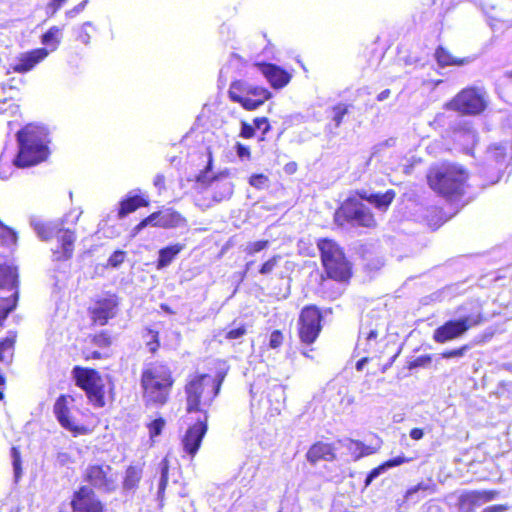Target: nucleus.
<instances>
[{"instance_id":"nucleus-64","label":"nucleus","mask_w":512,"mask_h":512,"mask_svg":"<svg viewBox=\"0 0 512 512\" xmlns=\"http://www.w3.org/2000/svg\"><path fill=\"white\" fill-rule=\"evenodd\" d=\"M506 510V507L503 505H493L485 508L483 512H499Z\"/></svg>"},{"instance_id":"nucleus-63","label":"nucleus","mask_w":512,"mask_h":512,"mask_svg":"<svg viewBox=\"0 0 512 512\" xmlns=\"http://www.w3.org/2000/svg\"><path fill=\"white\" fill-rule=\"evenodd\" d=\"M164 182H165V177L164 175L162 174H157L154 178V185L159 188V189H162L164 187Z\"/></svg>"},{"instance_id":"nucleus-21","label":"nucleus","mask_w":512,"mask_h":512,"mask_svg":"<svg viewBox=\"0 0 512 512\" xmlns=\"http://www.w3.org/2000/svg\"><path fill=\"white\" fill-rule=\"evenodd\" d=\"M17 273L16 269L9 265H0V295H9L18 292L16 290Z\"/></svg>"},{"instance_id":"nucleus-45","label":"nucleus","mask_w":512,"mask_h":512,"mask_svg":"<svg viewBox=\"0 0 512 512\" xmlns=\"http://www.w3.org/2000/svg\"><path fill=\"white\" fill-rule=\"evenodd\" d=\"M432 361V358L430 355H421L417 358H415L413 361H411L408 365V368L410 370L419 368V367H427Z\"/></svg>"},{"instance_id":"nucleus-18","label":"nucleus","mask_w":512,"mask_h":512,"mask_svg":"<svg viewBox=\"0 0 512 512\" xmlns=\"http://www.w3.org/2000/svg\"><path fill=\"white\" fill-rule=\"evenodd\" d=\"M49 52L46 48H37L22 53L17 58V62L12 65V69L17 73H26L32 70L38 63L43 61Z\"/></svg>"},{"instance_id":"nucleus-44","label":"nucleus","mask_w":512,"mask_h":512,"mask_svg":"<svg viewBox=\"0 0 512 512\" xmlns=\"http://www.w3.org/2000/svg\"><path fill=\"white\" fill-rule=\"evenodd\" d=\"M164 425L165 421L162 418L155 419L154 421H152L148 425L150 437L154 438L156 436H159L163 430Z\"/></svg>"},{"instance_id":"nucleus-20","label":"nucleus","mask_w":512,"mask_h":512,"mask_svg":"<svg viewBox=\"0 0 512 512\" xmlns=\"http://www.w3.org/2000/svg\"><path fill=\"white\" fill-rule=\"evenodd\" d=\"M116 308L117 300L114 296L99 300L92 311L93 320L100 325H105L115 316Z\"/></svg>"},{"instance_id":"nucleus-9","label":"nucleus","mask_w":512,"mask_h":512,"mask_svg":"<svg viewBox=\"0 0 512 512\" xmlns=\"http://www.w3.org/2000/svg\"><path fill=\"white\" fill-rule=\"evenodd\" d=\"M341 219L352 225L367 228H371L376 225L374 215L370 209L356 197H349L342 203L341 207L335 214V221L342 225L343 222Z\"/></svg>"},{"instance_id":"nucleus-4","label":"nucleus","mask_w":512,"mask_h":512,"mask_svg":"<svg viewBox=\"0 0 512 512\" xmlns=\"http://www.w3.org/2000/svg\"><path fill=\"white\" fill-rule=\"evenodd\" d=\"M467 179L466 171L454 164H443L433 168L428 174L430 187L447 198L460 196Z\"/></svg>"},{"instance_id":"nucleus-16","label":"nucleus","mask_w":512,"mask_h":512,"mask_svg":"<svg viewBox=\"0 0 512 512\" xmlns=\"http://www.w3.org/2000/svg\"><path fill=\"white\" fill-rule=\"evenodd\" d=\"M71 505L73 512H103L101 501L94 490L88 486H82L74 493Z\"/></svg>"},{"instance_id":"nucleus-52","label":"nucleus","mask_w":512,"mask_h":512,"mask_svg":"<svg viewBox=\"0 0 512 512\" xmlns=\"http://www.w3.org/2000/svg\"><path fill=\"white\" fill-rule=\"evenodd\" d=\"M254 127L262 130V134L266 135L270 130V124L266 117H260L254 119Z\"/></svg>"},{"instance_id":"nucleus-39","label":"nucleus","mask_w":512,"mask_h":512,"mask_svg":"<svg viewBox=\"0 0 512 512\" xmlns=\"http://www.w3.org/2000/svg\"><path fill=\"white\" fill-rule=\"evenodd\" d=\"M12 465L14 471L15 481H18L22 474L21 468V455L17 448L13 447L11 450Z\"/></svg>"},{"instance_id":"nucleus-50","label":"nucleus","mask_w":512,"mask_h":512,"mask_svg":"<svg viewBox=\"0 0 512 512\" xmlns=\"http://www.w3.org/2000/svg\"><path fill=\"white\" fill-rule=\"evenodd\" d=\"M125 259L124 251H115L108 259V263L112 267H118Z\"/></svg>"},{"instance_id":"nucleus-30","label":"nucleus","mask_w":512,"mask_h":512,"mask_svg":"<svg viewBox=\"0 0 512 512\" xmlns=\"http://www.w3.org/2000/svg\"><path fill=\"white\" fill-rule=\"evenodd\" d=\"M229 97L233 102L241 104L244 109L250 111L257 109L265 102L260 99H255L247 95L239 94L235 90H229Z\"/></svg>"},{"instance_id":"nucleus-27","label":"nucleus","mask_w":512,"mask_h":512,"mask_svg":"<svg viewBox=\"0 0 512 512\" xmlns=\"http://www.w3.org/2000/svg\"><path fill=\"white\" fill-rule=\"evenodd\" d=\"M161 228H177L186 225V219L178 212L166 209L160 211V221L156 223Z\"/></svg>"},{"instance_id":"nucleus-19","label":"nucleus","mask_w":512,"mask_h":512,"mask_svg":"<svg viewBox=\"0 0 512 512\" xmlns=\"http://www.w3.org/2000/svg\"><path fill=\"white\" fill-rule=\"evenodd\" d=\"M377 327H372L368 320L362 322L359 331L357 349L364 353L371 354L377 351Z\"/></svg>"},{"instance_id":"nucleus-26","label":"nucleus","mask_w":512,"mask_h":512,"mask_svg":"<svg viewBox=\"0 0 512 512\" xmlns=\"http://www.w3.org/2000/svg\"><path fill=\"white\" fill-rule=\"evenodd\" d=\"M435 59L440 67H446L450 65L464 66L471 62L469 57L457 58L454 57L444 47L439 46L435 51Z\"/></svg>"},{"instance_id":"nucleus-14","label":"nucleus","mask_w":512,"mask_h":512,"mask_svg":"<svg viewBox=\"0 0 512 512\" xmlns=\"http://www.w3.org/2000/svg\"><path fill=\"white\" fill-rule=\"evenodd\" d=\"M211 169V160L204 171H201L197 176L196 181L201 185L208 184L213 187L212 198L216 202H221L230 198L233 193V184L226 178L209 177V170Z\"/></svg>"},{"instance_id":"nucleus-46","label":"nucleus","mask_w":512,"mask_h":512,"mask_svg":"<svg viewBox=\"0 0 512 512\" xmlns=\"http://www.w3.org/2000/svg\"><path fill=\"white\" fill-rule=\"evenodd\" d=\"M284 336L281 331L274 330L269 339V346L272 349L279 348L283 343Z\"/></svg>"},{"instance_id":"nucleus-60","label":"nucleus","mask_w":512,"mask_h":512,"mask_svg":"<svg viewBox=\"0 0 512 512\" xmlns=\"http://www.w3.org/2000/svg\"><path fill=\"white\" fill-rule=\"evenodd\" d=\"M67 0H51L48 4V9H52L51 14H55L56 11L66 2Z\"/></svg>"},{"instance_id":"nucleus-35","label":"nucleus","mask_w":512,"mask_h":512,"mask_svg":"<svg viewBox=\"0 0 512 512\" xmlns=\"http://www.w3.org/2000/svg\"><path fill=\"white\" fill-rule=\"evenodd\" d=\"M16 306V293L0 295V325Z\"/></svg>"},{"instance_id":"nucleus-1","label":"nucleus","mask_w":512,"mask_h":512,"mask_svg":"<svg viewBox=\"0 0 512 512\" xmlns=\"http://www.w3.org/2000/svg\"><path fill=\"white\" fill-rule=\"evenodd\" d=\"M224 377L225 374L218 373L216 377L201 374L192 378L185 386L187 412L206 414V408L218 395Z\"/></svg>"},{"instance_id":"nucleus-42","label":"nucleus","mask_w":512,"mask_h":512,"mask_svg":"<svg viewBox=\"0 0 512 512\" xmlns=\"http://www.w3.org/2000/svg\"><path fill=\"white\" fill-rule=\"evenodd\" d=\"M269 245V241L267 240H261L256 242H250L247 244L245 248V252L247 254L253 255L255 253H258L264 249H266Z\"/></svg>"},{"instance_id":"nucleus-31","label":"nucleus","mask_w":512,"mask_h":512,"mask_svg":"<svg viewBox=\"0 0 512 512\" xmlns=\"http://www.w3.org/2000/svg\"><path fill=\"white\" fill-rule=\"evenodd\" d=\"M148 201L140 196H133L126 200H123L120 204V209L118 215L120 218L125 217L131 212H134L137 208L141 206H147Z\"/></svg>"},{"instance_id":"nucleus-62","label":"nucleus","mask_w":512,"mask_h":512,"mask_svg":"<svg viewBox=\"0 0 512 512\" xmlns=\"http://www.w3.org/2000/svg\"><path fill=\"white\" fill-rule=\"evenodd\" d=\"M424 436V432L422 429L420 428H413L411 431H410V437L413 439V440H420L422 439Z\"/></svg>"},{"instance_id":"nucleus-58","label":"nucleus","mask_w":512,"mask_h":512,"mask_svg":"<svg viewBox=\"0 0 512 512\" xmlns=\"http://www.w3.org/2000/svg\"><path fill=\"white\" fill-rule=\"evenodd\" d=\"M88 3V0H84L82 1L81 3H79L78 5H76L74 8L68 10L66 12V15L70 18L76 16L78 13H80L81 11L84 10L86 4Z\"/></svg>"},{"instance_id":"nucleus-56","label":"nucleus","mask_w":512,"mask_h":512,"mask_svg":"<svg viewBox=\"0 0 512 512\" xmlns=\"http://www.w3.org/2000/svg\"><path fill=\"white\" fill-rule=\"evenodd\" d=\"M56 462L61 466H65L71 463L72 459L67 452H58L56 456Z\"/></svg>"},{"instance_id":"nucleus-48","label":"nucleus","mask_w":512,"mask_h":512,"mask_svg":"<svg viewBox=\"0 0 512 512\" xmlns=\"http://www.w3.org/2000/svg\"><path fill=\"white\" fill-rule=\"evenodd\" d=\"M246 332V327L244 325H241L237 328H232L229 331H227L225 334V338L229 340L239 339L243 337L246 334Z\"/></svg>"},{"instance_id":"nucleus-41","label":"nucleus","mask_w":512,"mask_h":512,"mask_svg":"<svg viewBox=\"0 0 512 512\" xmlns=\"http://www.w3.org/2000/svg\"><path fill=\"white\" fill-rule=\"evenodd\" d=\"M281 260L280 255H274L270 259H268L263 265L261 266L259 272L262 275H268L270 274L274 268L278 265L279 261Z\"/></svg>"},{"instance_id":"nucleus-61","label":"nucleus","mask_w":512,"mask_h":512,"mask_svg":"<svg viewBox=\"0 0 512 512\" xmlns=\"http://www.w3.org/2000/svg\"><path fill=\"white\" fill-rule=\"evenodd\" d=\"M152 334L153 340L148 342V346L151 352H155L159 346L158 340H157V333L150 331Z\"/></svg>"},{"instance_id":"nucleus-59","label":"nucleus","mask_w":512,"mask_h":512,"mask_svg":"<svg viewBox=\"0 0 512 512\" xmlns=\"http://www.w3.org/2000/svg\"><path fill=\"white\" fill-rule=\"evenodd\" d=\"M407 461H408V459H406L404 456H398V457L388 460L387 462H385V464H386L387 468H390V467H395V466L401 465Z\"/></svg>"},{"instance_id":"nucleus-24","label":"nucleus","mask_w":512,"mask_h":512,"mask_svg":"<svg viewBox=\"0 0 512 512\" xmlns=\"http://www.w3.org/2000/svg\"><path fill=\"white\" fill-rule=\"evenodd\" d=\"M358 196L362 200H366L369 203L373 204L379 210H387L392 201L395 198V191L390 189L385 193H370L368 194L366 191L357 192Z\"/></svg>"},{"instance_id":"nucleus-36","label":"nucleus","mask_w":512,"mask_h":512,"mask_svg":"<svg viewBox=\"0 0 512 512\" xmlns=\"http://www.w3.org/2000/svg\"><path fill=\"white\" fill-rule=\"evenodd\" d=\"M160 479L158 483L157 498L159 501L163 500L164 492L168 483L169 461L164 458L159 463Z\"/></svg>"},{"instance_id":"nucleus-55","label":"nucleus","mask_w":512,"mask_h":512,"mask_svg":"<svg viewBox=\"0 0 512 512\" xmlns=\"http://www.w3.org/2000/svg\"><path fill=\"white\" fill-rule=\"evenodd\" d=\"M236 153H237L238 157L241 159H243V158L249 159L250 155H251L249 147H247L239 142L236 144Z\"/></svg>"},{"instance_id":"nucleus-11","label":"nucleus","mask_w":512,"mask_h":512,"mask_svg":"<svg viewBox=\"0 0 512 512\" xmlns=\"http://www.w3.org/2000/svg\"><path fill=\"white\" fill-rule=\"evenodd\" d=\"M481 316H466L456 320H449L434 330L433 340L437 343H446L462 337L471 327L479 324Z\"/></svg>"},{"instance_id":"nucleus-51","label":"nucleus","mask_w":512,"mask_h":512,"mask_svg":"<svg viewBox=\"0 0 512 512\" xmlns=\"http://www.w3.org/2000/svg\"><path fill=\"white\" fill-rule=\"evenodd\" d=\"M88 26H92V23L91 22H85L83 23V25L81 26L80 28V31H79V34H78V40L85 44V45H88L90 43V39H91V36L90 34L87 32L86 30V27Z\"/></svg>"},{"instance_id":"nucleus-15","label":"nucleus","mask_w":512,"mask_h":512,"mask_svg":"<svg viewBox=\"0 0 512 512\" xmlns=\"http://www.w3.org/2000/svg\"><path fill=\"white\" fill-rule=\"evenodd\" d=\"M206 432L207 414H204L202 418H198L197 422L188 428L182 439L184 451L188 453L192 458L198 452Z\"/></svg>"},{"instance_id":"nucleus-12","label":"nucleus","mask_w":512,"mask_h":512,"mask_svg":"<svg viewBox=\"0 0 512 512\" xmlns=\"http://www.w3.org/2000/svg\"><path fill=\"white\" fill-rule=\"evenodd\" d=\"M321 313L314 306L305 307L299 317V336L303 343L312 344L321 331Z\"/></svg>"},{"instance_id":"nucleus-47","label":"nucleus","mask_w":512,"mask_h":512,"mask_svg":"<svg viewBox=\"0 0 512 512\" xmlns=\"http://www.w3.org/2000/svg\"><path fill=\"white\" fill-rule=\"evenodd\" d=\"M268 182V177L263 174H253L249 179V184L257 189H261Z\"/></svg>"},{"instance_id":"nucleus-5","label":"nucleus","mask_w":512,"mask_h":512,"mask_svg":"<svg viewBox=\"0 0 512 512\" xmlns=\"http://www.w3.org/2000/svg\"><path fill=\"white\" fill-rule=\"evenodd\" d=\"M63 223L64 220L47 223L32 221V226L41 240L48 241L56 237L60 243V246L53 251L55 260L69 259L74 250L75 233L70 229H65Z\"/></svg>"},{"instance_id":"nucleus-10","label":"nucleus","mask_w":512,"mask_h":512,"mask_svg":"<svg viewBox=\"0 0 512 512\" xmlns=\"http://www.w3.org/2000/svg\"><path fill=\"white\" fill-rule=\"evenodd\" d=\"M84 480L101 493H112L118 487V473L105 462L89 464Z\"/></svg>"},{"instance_id":"nucleus-28","label":"nucleus","mask_w":512,"mask_h":512,"mask_svg":"<svg viewBox=\"0 0 512 512\" xmlns=\"http://www.w3.org/2000/svg\"><path fill=\"white\" fill-rule=\"evenodd\" d=\"M183 249L184 245L179 243L162 248L159 251L157 268L167 267Z\"/></svg>"},{"instance_id":"nucleus-8","label":"nucleus","mask_w":512,"mask_h":512,"mask_svg":"<svg viewBox=\"0 0 512 512\" xmlns=\"http://www.w3.org/2000/svg\"><path fill=\"white\" fill-rule=\"evenodd\" d=\"M72 375L76 385L86 392L89 401L95 407L100 408L105 405L104 383L96 370L75 366Z\"/></svg>"},{"instance_id":"nucleus-13","label":"nucleus","mask_w":512,"mask_h":512,"mask_svg":"<svg viewBox=\"0 0 512 512\" xmlns=\"http://www.w3.org/2000/svg\"><path fill=\"white\" fill-rule=\"evenodd\" d=\"M74 403L75 399L71 395H60L54 403L53 413L63 428L77 435L81 434L84 428L79 426L72 416L71 409L74 407Z\"/></svg>"},{"instance_id":"nucleus-23","label":"nucleus","mask_w":512,"mask_h":512,"mask_svg":"<svg viewBox=\"0 0 512 512\" xmlns=\"http://www.w3.org/2000/svg\"><path fill=\"white\" fill-rule=\"evenodd\" d=\"M306 458L311 464H315L321 460L332 461L335 459L334 448L329 443L317 442L310 447Z\"/></svg>"},{"instance_id":"nucleus-34","label":"nucleus","mask_w":512,"mask_h":512,"mask_svg":"<svg viewBox=\"0 0 512 512\" xmlns=\"http://www.w3.org/2000/svg\"><path fill=\"white\" fill-rule=\"evenodd\" d=\"M437 485L432 479H427L426 481H422L417 485L411 487L406 492V498L409 500L414 499V495L418 492H422L425 495L433 494L436 492Z\"/></svg>"},{"instance_id":"nucleus-40","label":"nucleus","mask_w":512,"mask_h":512,"mask_svg":"<svg viewBox=\"0 0 512 512\" xmlns=\"http://www.w3.org/2000/svg\"><path fill=\"white\" fill-rule=\"evenodd\" d=\"M469 349H470V346L466 344L457 349H452V350H448V351L441 353V357L444 359L462 358L465 356V354L467 353V351Z\"/></svg>"},{"instance_id":"nucleus-33","label":"nucleus","mask_w":512,"mask_h":512,"mask_svg":"<svg viewBox=\"0 0 512 512\" xmlns=\"http://www.w3.org/2000/svg\"><path fill=\"white\" fill-rule=\"evenodd\" d=\"M61 36L62 29L58 26H52L46 33L42 35L41 42L47 47H50L51 51H54L60 44Z\"/></svg>"},{"instance_id":"nucleus-37","label":"nucleus","mask_w":512,"mask_h":512,"mask_svg":"<svg viewBox=\"0 0 512 512\" xmlns=\"http://www.w3.org/2000/svg\"><path fill=\"white\" fill-rule=\"evenodd\" d=\"M506 147L502 144H495L487 151V158L495 163L501 162L505 158Z\"/></svg>"},{"instance_id":"nucleus-57","label":"nucleus","mask_w":512,"mask_h":512,"mask_svg":"<svg viewBox=\"0 0 512 512\" xmlns=\"http://www.w3.org/2000/svg\"><path fill=\"white\" fill-rule=\"evenodd\" d=\"M395 139L393 138H390V139H387L377 145L374 146V151H373V155L377 154L378 152H380L382 149L386 148V147H393L395 145Z\"/></svg>"},{"instance_id":"nucleus-25","label":"nucleus","mask_w":512,"mask_h":512,"mask_svg":"<svg viewBox=\"0 0 512 512\" xmlns=\"http://www.w3.org/2000/svg\"><path fill=\"white\" fill-rule=\"evenodd\" d=\"M229 90H235L239 94L247 95L262 101H266L271 97V93L268 90L262 87L253 86L243 81L232 83Z\"/></svg>"},{"instance_id":"nucleus-17","label":"nucleus","mask_w":512,"mask_h":512,"mask_svg":"<svg viewBox=\"0 0 512 512\" xmlns=\"http://www.w3.org/2000/svg\"><path fill=\"white\" fill-rule=\"evenodd\" d=\"M498 495L494 490L471 491L463 493L458 499L459 512H473L477 507L493 500Z\"/></svg>"},{"instance_id":"nucleus-38","label":"nucleus","mask_w":512,"mask_h":512,"mask_svg":"<svg viewBox=\"0 0 512 512\" xmlns=\"http://www.w3.org/2000/svg\"><path fill=\"white\" fill-rule=\"evenodd\" d=\"M349 106L343 103H339L332 108L333 117L332 120L335 123V127L338 128L344 116L348 113Z\"/></svg>"},{"instance_id":"nucleus-54","label":"nucleus","mask_w":512,"mask_h":512,"mask_svg":"<svg viewBox=\"0 0 512 512\" xmlns=\"http://www.w3.org/2000/svg\"><path fill=\"white\" fill-rule=\"evenodd\" d=\"M159 221H160V211L154 212L151 215H149L148 217H146L145 219H143L141 221V226L147 227L148 225H152V226L158 227V225L156 223Z\"/></svg>"},{"instance_id":"nucleus-2","label":"nucleus","mask_w":512,"mask_h":512,"mask_svg":"<svg viewBox=\"0 0 512 512\" xmlns=\"http://www.w3.org/2000/svg\"><path fill=\"white\" fill-rule=\"evenodd\" d=\"M19 152L14 160L18 167H28L46 159L47 133L44 128L28 125L17 133Z\"/></svg>"},{"instance_id":"nucleus-29","label":"nucleus","mask_w":512,"mask_h":512,"mask_svg":"<svg viewBox=\"0 0 512 512\" xmlns=\"http://www.w3.org/2000/svg\"><path fill=\"white\" fill-rule=\"evenodd\" d=\"M15 342L16 334L13 332H9L8 336L0 341V362L6 364L12 362Z\"/></svg>"},{"instance_id":"nucleus-53","label":"nucleus","mask_w":512,"mask_h":512,"mask_svg":"<svg viewBox=\"0 0 512 512\" xmlns=\"http://www.w3.org/2000/svg\"><path fill=\"white\" fill-rule=\"evenodd\" d=\"M255 135V127L245 121L241 122L240 136L245 139L252 138Z\"/></svg>"},{"instance_id":"nucleus-49","label":"nucleus","mask_w":512,"mask_h":512,"mask_svg":"<svg viewBox=\"0 0 512 512\" xmlns=\"http://www.w3.org/2000/svg\"><path fill=\"white\" fill-rule=\"evenodd\" d=\"M386 469H387V466H386L385 463L383 465H381V466H378V467L372 469L368 473V475H367V477L365 479V487L369 486L373 482V480L376 479L378 476H380V474L383 471H385Z\"/></svg>"},{"instance_id":"nucleus-3","label":"nucleus","mask_w":512,"mask_h":512,"mask_svg":"<svg viewBox=\"0 0 512 512\" xmlns=\"http://www.w3.org/2000/svg\"><path fill=\"white\" fill-rule=\"evenodd\" d=\"M170 369L163 364L148 365L142 372L141 386L143 399L147 405L161 406L167 402L173 385Z\"/></svg>"},{"instance_id":"nucleus-32","label":"nucleus","mask_w":512,"mask_h":512,"mask_svg":"<svg viewBox=\"0 0 512 512\" xmlns=\"http://www.w3.org/2000/svg\"><path fill=\"white\" fill-rule=\"evenodd\" d=\"M142 477V469L137 466H129L126 470L123 481V489L125 491L135 490Z\"/></svg>"},{"instance_id":"nucleus-43","label":"nucleus","mask_w":512,"mask_h":512,"mask_svg":"<svg viewBox=\"0 0 512 512\" xmlns=\"http://www.w3.org/2000/svg\"><path fill=\"white\" fill-rule=\"evenodd\" d=\"M92 341L98 347H108L112 342L110 335L105 331L96 334Z\"/></svg>"},{"instance_id":"nucleus-6","label":"nucleus","mask_w":512,"mask_h":512,"mask_svg":"<svg viewBox=\"0 0 512 512\" xmlns=\"http://www.w3.org/2000/svg\"><path fill=\"white\" fill-rule=\"evenodd\" d=\"M321 260L329 278L346 281L350 278V264L340 246L333 240L318 241Z\"/></svg>"},{"instance_id":"nucleus-7","label":"nucleus","mask_w":512,"mask_h":512,"mask_svg":"<svg viewBox=\"0 0 512 512\" xmlns=\"http://www.w3.org/2000/svg\"><path fill=\"white\" fill-rule=\"evenodd\" d=\"M488 93L483 87H467L461 90L447 107L464 115H479L488 106Z\"/></svg>"},{"instance_id":"nucleus-22","label":"nucleus","mask_w":512,"mask_h":512,"mask_svg":"<svg viewBox=\"0 0 512 512\" xmlns=\"http://www.w3.org/2000/svg\"><path fill=\"white\" fill-rule=\"evenodd\" d=\"M261 72L274 88H282L290 81V75L274 64L261 65Z\"/></svg>"}]
</instances>
